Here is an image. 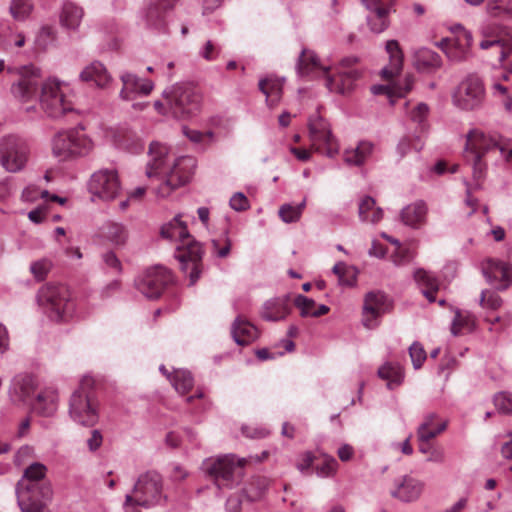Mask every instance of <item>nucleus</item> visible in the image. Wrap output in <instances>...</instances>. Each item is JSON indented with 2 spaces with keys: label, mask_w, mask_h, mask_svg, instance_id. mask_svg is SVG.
Masks as SVG:
<instances>
[{
  "label": "nucleus",
  "mask_w": 512,
  "mask_h": 512,
  "mask_svg": "<svg viewBox=\"0 0 512 512\" xmlns=\"http://www.w3.org/2000/svg\"><path fill=\"white\" fill-rule=\"evenodd\" d=\"M149 157L146 175L162 181L156 191L160 197H166L174 189L185 185L196 168L194 157L176 156L169 147L160 142L150 144Z\"/></svg>",
  "instance_id": "nucleus-1"
},
{
  "label": "nucleus",
  "mask_w": 512,
  "mask_h": 512,
  "mask_svg": "<svg viewBox=\"0 0 512 512\" xmlns=\"http://www.w3.org/2000/svg\"><path fill=\"white\" fill-rule=\"evenodd\" d=\"M358 62L355 56L343 58L335 75H330V67L323 65L314 51L303 49L298 57L296 70L300 76L323 77L330 92L345 94L353 88L360 77V71L353 68Z\"/></svg>",
  "instance_id": "nucleus-2"
},
{
  "label": "nucleus",
  "mask_w": 512,
  "mask_h": 512,
  "mask_svg": "<svg viewBox=\"0 0 512 512\" xmlns=\"http://www.w3.org/2000/svg\"><path fill=\"white\" fill-rule=\"evenodd\" d=\"M161 236L175 243V258L181 269L188 273L190 285H194L202 272L203 249L189 233L181 215H176L161 228Z\"/></svg>",
  "instance_id": "nucleus-3"
},
{
  "label": "nucleus",
  "mask_w": 512,
  "mask_h": 512,
  "mask_svg": "<svg viewBox=\"0 0 512 512\" xmlns=\"http://www.w3.org/2000/svg\"><path fill=\"white\" fill-rule=\"evenodd\" d=\"M166 499L161 475L148 471L138 477L132 492L125 495L123 509L125 512H140V508H153L164 503Z\"/></svg>",
  "instance_id": "nucleus-4"
},
{
  "label": "nucleus",
  "mask_w": 512,
  "mask_h": 512,
  "mask_svg": "<svg viewBox=\"0 0 512 512\" xmlns=\"http://www.w3.org/2000/svg\"><path fill=\"white\" fill-rule=\"evenodd\" d=\"M503 139L497 133L472 129L466 136L465 161L471 164L474 178L480 179L486 169L482 158L492 150H499Z\"/></svg>",
  "instance_id": "nucleus-5"
},
{
  "label": "nucleus",
  "mask_w": 512,
  "mask_h": 512,
  "mask_svg": "<svg viewBox=\"0 0 512 512\" xmlns=\"http://www.w3.org/2000/svg\"><path fill=\"white\" fill-rule=\"evenodd\" d=\"M94 383L91 376H84L70 398L69 415L74 422L83 426H94L99 419L98 403L92 391Z\"/></svg>",
  "instance_id": "nucleus-6"
},
{
  "label": "nucleus",
  "mask_w": 512,
  "mask_h": 512,
  "mask_svg": "<svg viewBox=\"0 0 512 512\" xmlns=\"http://www.w3.org/2000/svg\"><path fill=\"white\" fill-rule=\"evenodd\" d=\"M52 154L59 161L74 160L88 155L93 142L83 128L60 131L51 140Z\"/></svg>",
  "instance_id": "nucleus-7"
},
{
  "label": "nucleus",
  "mask_w": 512,
  "mask_h": 512,
  "mask_svg": "<svg viewBox=\"0 0 512 512\" xmlns=\"http://www.w3.org/2000/svg\"><path fill=\"white\" fill-rule=\"evenodd\" d=\"M38 302L55 322H66L75 313V303L64 285H45L38 292Z\"/></svg>",
  "instance_id": "nucleus-8"
},
{
  "label": "nucleus",
  "mask_w": 512,
  "mask_h": 512,
  "mask_svg": "<svg viewBox=\"0 0 512 512\" xmlns=\"http://www.w3.org/2000/svg\"><path fill=\"white\" fill-rule=\"evenodd\" d=\"M166 105L176 118L196 115L201 108L202 96L190 83H177L163 91Z\"/></svg>",
  "instance_id": "nucleus-9"
},
{
  "label": "nucleus",
  "mask_w": 512,
  "mask_h": 512,
  "mask_svg": "<svg viewBox=\"0 0 512 512\" xmlns=\"http://www.w3.org/2000/svg\"><path fill=\"white\" fill-rule=\"evenodd\" d=\"M67 91L68 84L55 77H50L41 84L39 102L48 117L60 118L74 110V104Z\"/></svg>",
  "instance_id": "nucleus-10"
},
{
  "label": "nucleus",
  "mask_w": 512,
  "mask_h": 512,
  "mask_svg": "<svg viewBox=\"0 0 512 512\" xmlns=\"http://www.w3.org/2000/svg\"><path fill=\"white\" fill-rule=\"evenodd\" d=\"M4 70L16 77L10 88L16 99L25 103L36 97L41 81V71L38 67L33 64L6 67L5 61L0 59V73Z\"/></svg>",
  "instance_id": "nucleus-11"
},
{
  "label": "nucleus",
  "mask_w": 512,
  "mask_h": 512,
  "mask_svg": "<svg viewBox=\"0 0 512 512\" xmlns=\"http://www.w3.org/2000/svg\"><path fill=\"white\" fill-rule=\"evenodd\" d=\"M245 463L244 458L237 459L235 455L229 454L204 460L202 468L219 489L232 488L240 482Z\"/></svg>",
  "instance_id": "nucleus-12"
},
{
  "label": "nucleus",
  "mask_w": 512,
  "mask_h": 512,
  "mask_svg": "<svg viewBox=\"0 0 512 512\" xmlns=\"http://www.w3.org/2000/svg\"><path fill=\"white\" fill-rule=\"evenodd\" d=\"M29 159L27 142L16 135H7L0 139V165L10 173L23 170Z\"/></svg>",
  "instance_id": "nucleus-13"
},
{
  "label": "nucleus",
  "mask_w": 512,
  "mask_h": 512,
  "mask_svg": "<svg viewBox=\"0 0 512 512\" xmlns=\"http://www.w3.org/2000/svg\"><path fill=\"white\" fill-rule=\"evenodd\" d=\"M16 493L22 512H41L53 497V489L48 482H34L26 485L19 483Z\"/></svg>",
  "instance_id": "nucleus-14"
},
{
  "label": "nucleus",
  "mask_w": 512,
  "mask_h": 512,
  "mask_svg": "<svg viewBox=\"0 0 512 512\" xmlns=\"http://www.w3.org/2000/svg\"><path fill=\"white\" fill-rule=\"evenodd\" d=\"M309 138L312 147L329 158L339 153V144L331 133L329 124L317 113L308 120Z\"/></svg>",
  "instance_id": "nucleus-15"
},
{
  "label": "nucleus",
  "mask_w": 512,
  "mask_h": 512,
  "mask_svg": "<svg viewBox=\"0 0 512 512\" xmlns=\"http://www.w3.org/2000/svg\"><path fill=\"white\" fill-rule=\"evenodd\" d=\"M485 97V89L482 80L477 75H468L457 86L452 95L453 104L462 110H474L478 108Z\"/></svg>",
  "instance_id": "nucleus-16"
},
{
  "label": "nucleus",
  "mask_w": 512,
  "mask_h": 512,
  "mask_svg": "<svg viewBox=\"0 0 512 512\" xmlns=\"http://www.w3.org/2000/svg\"><path fill=\"white\" fill-rule=\"evenodd\" d=\"M173 281L170 270L155 266L143 273L135 282L137 290L148 299L158 298Z\"/></svg>",
  "instance_id": "nucleus-17"
},
{
  "label": "nucleus",
  "mask_w": 512,
  "mask_h": 512,
  "mask_svg": "<svg viewBox=\"0 0 512 512\" xmlns=\"http://www.w3.org/2000/svg\"><path fill=\"white\" fill-rule=\"evenodd\" d=\"M451 30L453 36L442 39L439 46L450 61L462 62L470 56L472 34L460 24L453 26Z\"/></svg>",
  "instance_id": "nucleus-18"
},
{
  "label": "nucleus",
  "mask_w": 512,
  "mask_h": 512,
  "mask_svg": "<svg viewBox=\"0 0 512 512\" xmlns=\"http://www.w3.org/2000/svg\"><path fill=\"white\" fill-rule=\"evenodd\" d=\"M89 191L92 195L104 201L115 199L121 191L117 171L114 169L96 171L90 178Z\"/></svg>",
  "instance_id": "nucleus-19"
},
{
  "label": "nucleus",
  "mask_w": 512,
  "mask_h": 512,
  "mask_svg": "<svg viewBox=\"0 0 512 512\" xmlns=\"http://www.w3.org/2000/svg\"><path fill=\"white\" fill-rule=\"evenodd\" d=\"M388 309V298L380 291H372L366 294L363 305L362 323L367 329L378 326V318Z\"/></svg>",
  "instance_id": "nucleus-20"
},
{
  "label": "nucleus",
  "mask_w": 512,
  "mask_h": 512,
  "mask_svg": "<svg viewBox=\"0 0 512 512\" xmlns=\"http://www.w3.org/2000/svg\"><path fill=\"white\" fill-rule=\"evenodd\" d=\"M487 281L497 290H506L512 284V266L506 262L489 259L483 267Z\"/></svg>",
  "instance_id": "nucleus-21"
},
{
  "label": "nucleus",
  "mask_w": 512,
  "mask_h": 512,
  "mask_svg": "<svg viewBox=\"0 0 512 512\" xmlns=\"http://www.w3.org/2000/svg\"><path fill=\"white\" fill-rule=\"evenodd\" d=\"M122 89L120 90V98L126 101L135 99L138 96H147L154 88L152 81L142 79L130 72H123L120 75Z\"/></svg>",
  "instance_id": "nucleus-22"
},
{
  "label": "nucleus",
  "mask_w": 512,
  "mask_h": 512,
  "mask_svg": "<svg viewBox=\"0 0 512 512\" xmlns=\"http://www.w3.org/2000/svg\"><path fill=\"white\" fill-rule=\"evenodd\" d=\"M424 482L409 475H404L394 481V489L391 496L402 502H413L419 499L423 490Z\"/></svg>",
  "instance_id": "nucleus-23"
},
{
  "label": "nucleus",
  "mask_w": 512,
  "mask_h": 512,
  "mask_svg": "<svg viewBox=\"0 0 512 512\" xmlns=\"http://www.w3.org/2000/svg\"><path fill=\"white\" fill-rule=\"evenodd\" d=\"M176 3L177 0H146V24L155 29L163 28L166 14L174 9Z\"/></svg>",
  "instance_id": "nucleus-24"
},
{
  "label": "nucleus",
  "mask_w": 512,
  "mask_h": 512,
  "mask_svg": "<svg viewBox=\"0 0 512 512\" xmlns=\"http://www.w3.org/2000/svg\"><path fill=\"white\" fill-rule=\"evenodd\" d=\"M82 82L93 83L98 88H107L112 82V76L100 61H92L79 74Z\"/></svg>",
  "instance_id": "nucleus-25"
},
{
  "label": "nucleus",
  "mask_w": 512,
  "mask_h": 512,
  "mask_svg": "<svg viewBox=\"0 0 512 512\" xmlns=\"http://www.w3.org/2000/svg\"><path fill=\"white\" fill-rule=\"evenodd\" d=\"M35 388L36 382L32 375L20 374L13 378L9 392L13 401L28 403Z\"/></svg>",
  "instance_id": "nucleus-26"
},
{
  "label": "nucleus",
  "mask_w": 512,
  "mask_h": 512,
  "mask_svg": "<svg viewBox=\"0 0 512 512\" xmlns=\"http://www.w3.org/2000/svg\"><path fill=\"white\" fill-rule=\"evenodd\" d=\"M427 213V204L422 200H418L405 206L401 210L400 217L404 225L413 229H420L426 224Z\"/></svg>",
  "instance_id": "nucleus-27"
},
{
  "label": "nucleus",
  "mask_w": 512,
  "mask_h": 512,
  "mask_svg": "<svg viewBox=\"0 0 512 512\" xmlns=\"http://www.w3.org/2000/svg\"><path fill=\"white\" fill-rule=\"evenodd\" d=\"M385 50L389 55V64L382 68L381 76L386 80H390L397 76L402 70L403 52L396 40L387 41Z\"/></svg>",
  "instance_id": "nucleus-28"
},
{
  "label": "nucleus",
  "mask_w": 512,
  "mask_h": 512,
  "mask_svg": "<svg viewBox=\"0 0 512 512\" xmlns=\"http://www.w3.org/2000/svg\"><path fill=\"white\" fill-rule=\"evenodd\" d=\"M231 334L238 345L245 346L258 338L259 331L251 322L239 316L232 324Z\"/></svg>",
  "instance_id": "nucleus-29"
},
{
  "label": "nucleus",
  "mask_w": 512,
  "mask_h": 512,
  "mask_svg": "<svg viewBox=\"0 0 512 512\" xmlns=\"http://www.w3.org/2000/svg\"><path fill=\"white\" fill-rule=\"evenodd\" d=\"M290 313L289 297H277L266 301L263 305L261 316L267 321H279Z\"/></svg>",
  "instance_id": "nucleus-30"
},
{
  "label": "nucleus",
  "mask_w": 512,
  "mask_h": 512,
  "mask_svg": "<svg viewBox=\"0 0 512 512\" xmlns=\"http://www.w3.org/2000/svg\"><path fill=\"white\" fill-rule=\"evenodd\" d=\"M32 408L42 416H52L58 408V393L53 388L40 392L32 402Z\"/></svg>",
  "instance_id": "nucleus-31"
},
{
  "label": "nucleus",
  "mask_w": 512,
  "mask_h": 512,
  "mask_svg": "<svg viewBox=\"0 0 512 512\" xmlns=\"http://www.w3.org/2000/svg\"><path fill=\"white\" fill-rule=\"evenodd\" d=\"M373 151V143L360 141L356 147L344 151V162L350 166H361L372 156Z\"/></svg>",
  "instance_id": "nucleus-32"
},
{
  "label": "nucleus",
  "mask_w": 512,
  "mask_h": 512,
  "mask_svg": "<svg viewBox=\"0 0 512 512\" xmlns=\"http://www.w3.org/2000/svg\"><path fill=\"white\" fill-rule=\"evenodd\" d=\"M383 210L371 196H363L358 203V215L362 222L376 224L383 218Z\"/></svg>",
  "instance_id": "nucleus-33"
},
{
  "label": "nucleus",
  "mask_w": 512,
  "mask_h": 512,
  "mask_svg": "<svg viewBox=\"0 0 512 512\" xmlns=\"http://www.w3.org/2000/svg\"><path fill=\"white\" fill-rule=\"evenodd\" d=\"M442 66V59L438 53L427 48L419 49L415 54V67L424 73H431Z\"/></svg>",
  "instance_id": "nucleus-34"
},
{
  "label": "nucleus",
  "mask_w": 512,
  "mask_h": 512,
  "mask_svg": "<svg viewBox=\"0 0 512 512\" xmlns=\"http://www.w3.org/2000/svg\"><path fill=\"white\" fill-rule=\"evenodd\" d=\"M413 80L410 76L406 77L404 84L397 83L391 85H374L371 87V92L374 95L384 94L393 105L396 98L404 97L412 89Z\"/></svg>",
  "instance_id": "nucleus-35"
},
{
  "label": "nucleus",
  "mask_w": 512,
  "mask_h": 512,
  "mask_svg": "<svg viewBox=\"0 0 512 512\" xmlns=\"http://www.w3.org/2000/svg\"><path fill=\"white\" fill-rule=\"evenodd\" d=\"M413 277L418 286L421 287L422 293L427 298V300L429 302H434V294L439 289L437 278L430 272L421 268L415 270Z\"/></svg>",
  "instance_id": "nucleus-36"
},
{
  "label": "nucleus",
  "mask_w": 512,
  "mask_h": 512,
  "mask_svg": "<svg viewBox=\"0 0 512 512\" xmlns=\"http://www.w3.org/2000/svg\"><path fill=\"white\" fill-rule=\"evenodd\" d=\"M84 11L81 7L77 6L72 2H66L63 4L60 13V23L68 30H77L80 26Z\"/></svg>",
  "instance_id": "nucleus-37"
},
{
  "label": "nucleus",
  "mask_w": 512,
  "mask_h": 512,
  "mask_svg": "<svg viewBox=\"0 0 512 512\" xmlns=\"http://www.w3.org/2000/svg\"><path fill=\"white\" fill-rule=\"evenodd\" d=\"M103 239L114 246H123L128 240V231L126 227L117 222H107L100 230Z\"/></svg>",
  "instance_id": "nucleus-38"
},
{
  "label": "nucleus",
  "mask_w": 512,
  "mask_h": 512,
  "mask_svg": "<svg viewBox=\"0 0 512 512\" xmlns=\"http://www.w3.org/2000/svg\"><path fill=\"white\" fill-rule=\"evenodd\" d=\"M270 486V480L265 476L252 477L243 489L246 498L249 501L260 500Z\"/></svg>",
  "instance_id": "nucleus-39"
},
{
  "label": "nucleus",
  "mask_w": 512,
  "mask_h": 512,
  "mask_svg": "<svg viewBox=\"0 0 512 512\" xmlns=\"http://www.w3.org/2000/svg\"><path fill=\"white\" fill-rule=\"evenodd\" d=\"M378 376L383 380H386L389 389H393L395 386L401 384L404 374L402 368L399 365L385 363L378 369Z\"/></svg>",
  "instance_id": "nucleus-40"
},
{
  "label": "nucleus",
  "mask_w": 512,
  "mask_h": 512,
  "mask_svg": "<svg viewBox=\"0 0 512 512\" xmlns=\"http://www.w3.org/2000/svg\"><path fill=\"white\" fill-rule=\"evenodd\" d=\"M480 48L483 50L495 49L498 53V62L502 64L512 54V40L492 39L482 40Z\"/></svg>",
  "instance_id": "nucleus-41"
},
{
  "label": "nucleus",
  "mask_w": 512,
  "mask_h": 512,
  "mask_svg": "<svg viewBox=\"0 0 512 512\" xmlns=\"http://www.w3.org/2000/svg\"><path fill=\"white\" fill-rule=\"evenodd\" d=\"M259 89L266 96V101L270 106L276 105L281 95V84L277 80L262 79L259 82Z\"/></svg>",
  "instance_id": "nucleus-42"
},
{
  "label": "nucleus",
  "mask_w": 512,
  "mask_h": 512,
  "mask_svg": "<svg viewBox=\"0 0 512 512\" xmlns=\"http://www.w3.org/2000/svg\"><path fill=\"white\" fill-rule=\"evenodd\" d=\"M332 271L337 275L340 285L354 286L356 284L357 270L354 267L339 262L333 266Z\"/></svg>",
  "instance_id": "nucleus-43"
},
{
  "label": "nucleus",
  "mask_w": 512,
  "mask_h": 512,
  "mask_svg": "<svg viewBox=\"0 0 512 512\" xmlns=\"http://www.w3.org/2000/svg\"><path fill=\"white\" fill-rule=\"evenodd\" d=\"M171 383L177 392L185 394L193 387L194 380L189 371L178 369L173 372Z\"/></svg>",
  "instance_id": "nucleus-44"
},
{
  "label": "nucleus",
  "mask_w": 512,
  "mask_h": 512,
  "mask_svg": "<svg viewBox=\"0 0 512 512\" xmlns=\"http://www.w3.org/2000/svg\"><path fill=\"white\" fill-rule=\"evenodd\" d=\"M487 11L493 17L512 19V0H488Z\"/></svg>",
  "instance_id": "nucleus-45"
},
{
  "label": "nucleus",
  "mask_w": 512,
  "mask_h": 512,
  "mask_svg": "<svg viewBox=\"0 0 512 512\" xmlns=\"http://www.w3.org/2000/svg\"><path fill=\"white\" fill-rule=\"evenodd\" d=\"M306 206V200L304 199L298 205L292 204H283L279 208V217L285 223H294L297 222L303 213V210Z\"/></svg>",
  "instance_id": "nucleus-46"
},
{
  "label": "nucleus",
  "mask_w": 512,
  "mask_h": 512,
  "mask_svg": "<svg viewBox=\"0 0 512 512\" xmlns=\"http://www.w3.org/2000/svg\"><path fill=\"white\" fill-rule=\"evenodd\" d=\"M424 146V142L419 136H404L397 145V152L400 157H404L410 151L420 152Z\"/></svg>",
  "instance_id": "nucleus-47"
},
{
  "label": "nucleus",
  "mask_w": 512,
  "mask_h": 512,
  "mask_svg": "<svg viewBox=\"0 0 512 512\" xmlns=\"http://www.w3.org/2000/svg\"><path fill=\"white\" fill-rule=\"evenodd\" d=\"M33 4L31 0H11L10 14L17 21L25 20L31 13Z\"/></svg>",
  "instance_id": "nucleus-48"
},
{
  "label": "nucleus",
  "mask_w": 512,
  "mask_h": 512,
  "mask_svg": "<svg viewBox=\"0 0 512 512\" xmlns=\"http://www.w3.org/2000/svg\"><path fill=\"white\" fill-rule=\"evenodd\" d=\"M56 39V29L52 26L46 25L43 26L38 32L35 43L40 49L46 50L48 47L55 43Z\"/></svg>",
  "instance_id": "nucleus-49"
},
{
  "label": "nucleus",
  "mask_w": 512,
  "mask_h": 512,
  "mask_svg": "<svg viewBox=\"0 0 512 512\" xmlns=\"http://www.w3.org/2000/svg\"><path fill=\"white\" fill-rule=\"evenodd\" d=\"M51 268L52 262L47 258H43L31 263L30 272L36 280L43 281L47 277Z\"/></svg>",
  "instance_id": "nucleus-50"
},
{
  "label": "nucleus",
  "mask_w": 512,
  "mask_h": 512,
  "mask_svg": "<svg viewBox=\"0 0 512 512\" xmlns=\"http://www.w3.org/2000/svg\"><path fill=\"white\" fill-rule=\"evenodd\" d=\"M47 473V467L40 463L34 462L30 464L24 471L23 477L29 480V483L40 482Z\"/></svg>",
  "instance_id": "nucleus-51"
},
{
  "label": "nucleus",
  "mask_w": 512,
  "mask_h": 512,
  "mask_svg": "<svg viewBox=\"0 0 512 512\" xmlns=\"http://www.w3.org/2000/svg\"><path fill=\"white\" fill-rule=\"evenodd\" d=\"M502 303V298L497 293L489 290L482 291L479 304L483 308L497 310L501 307Z\"/></svg>",
  "instance_id": "nucleus-52"
},
{
  "label": "nucleus",
  "mask_w": 512,
  "mask_h": 512,
  "mask_svg": "<svg viewBox=\"0 0 512 512\" xmlns=\"http://www.w3.org/2000/svg\"><path fill=\"white\" fill-rule=\"evenodd\" d=\"M338 462L331 456H325L321 464L316 467L317 475L320 477H329L336 473Z\"/></svg>",
  "instance_id": "nucleus-53"
},
{
  "label": "nucleus",
  "mask_w": 512,
  "mask_h": 512,
  "mask_svg": "<svg viewBox=\"0 0 512 512\" xmlns=\"http://www.w3.org/2000/svg\"><path fill=\"white\" fill-rule=\"evenodd\" d=\"M409 355L415 369L421 368L427 357L424 347L419 342H414L409 347Z\"/></svg>",
  "instance_id": "nucleus-54"
},
{
  "label": "nucleus",
  "mask_w": 512,
  "mask_h": 512,
  "mask_svg": "<svg viewBox=\"0 0 512 512\" xmlns=\"http://www.w3.org/2000/svg\"><path fill=\"white\" fill-rule=\"evenodd\" d=\"M362 2L373 13H390L395 0H362Z\"/></svg>",
  "instance_id": "nucleus-55"
},
{
  "label": "nucleus",
  "mask_w": 512,
  "mask_h": 512,
  "mask_svg": "<svg viewBox=\"0 0 512 512\" xmlns=\"http://www.w3.org/2000/svg\"><path fill=\"white\" fill-rule=\"evenodd\" d=\"M389 13H374V16L368 19L370 29L375 33H381L389 26Z\"/></svg>",
  "instance_id": "nucleus-56"
},
{
  "label": "nucleus",
  "mask_w": 512,
  "mask_h": 512,
  "mask_svg": "<svg viewBox=\"0 0 512 512\" xmlns=\"http://www.w3.org/2000/svg\"><path fill=\"white\" fill-rule=\"evenodd\" d=\"M496 408L505 414H512V394L500 392L494 396Z\"/></svg>",
  "instance_id": "nucleus-57"
},
{
  "label": "nucleus",
  "mask_w": 512,
  "mask_h": 512,
  "mask_svg": "<svg viewBox=\"0 0 512 512\" xmlns=\"http://www.w3.org/2000/svg\"><path fill=\"white\" fill-rule=\"evenodd\" d=\"M294 304L297 308L300 309L302 317H312L313 310L316 306V303L313 299L303 295H298L294 300Z\"/></svg>",
  "instance_id": "nucleus-58"
},
{
  "label": "nucleus",
  "mask_w": 512,
  "mask_h": 512,
  "mask_svg": "<svg viewBox=\"0 0 512 512\" xmlns=\"http://www.w3.org/2000/svg\"><path fill=\"white\" fill-rule=\"evenodd\" d=\"M49 192L41 190L35 185H28L22 192V200L26 202H34L39 198H48Z\"/></svg>",
  "instance_id": "nucleus-59"
},
{
  "label": "nucleus",
  "mask_w": 512,
  "mask_h": 512,
  "mask_svg": "<svg viewBox=\"0 0 512 512\" xmlns=\"http://www.w3.org/2000/svg\"><path fill=\"white\" fill-rule=\"evenodd\" d=\"M183 133L187 138H189L192 142L195 143H203L206 142L207 140H211L213 137V133L210 131L202 133L198 130L188 129L187 127L183 128Z\"/></svg>",
  "instance_id": "nucleus-60"
},
{
  "label": "nucleus",
  "mask_w": 512,
  "mask_h": 512,
  "mask_svg": "<svg viewBox=\"0 0 512 512\" xmlns=\"http://www.w3.org/2000/svg\"><path fill=\"white\" fill-rule=\"evenodd\" d=\"M230 207L235 211H244L249 208V201L247 197L241 193H235L229 201Z\"/></svg>",
  "instance_id": "nucleus-61"
},
{
  "label": "nucleus",
  "mask_w": 512,
  "mask_h": 512,
  "mask_svg": "<svg viewBox=\"0 0 512 512\" xmlns=\"http://www.w3.org/2000/svg\"><path fill=\"white\" fill-rule=\"evenodd\" d=\"M413 255L408 248H399L392 256V262L396 266H402L411 261Z\"/></svg>",
  "instance_id": "nucleus-62"
},
{
  "label": "nucleus",
  "mask_w": 512,
  "mask_h": 512,
  "mask_svg": "<svg viewBox=\"0 0 512 512\" xmlns=\"http://www.w3.org/2000/svg\"><path fill=\"white\" fill-rule=\"evenodd\" d=\"M102 259L107 268L112 269L116 273L121 271V262L114 252H105Z\"/></svg>",
  "instance_id": "nucleus-63"
},
{
  "label": "nucleus",
  "mask_w": 512,
  "mask_h": 512,
  "mask_svg": "<svg viewBox=\"0 0 512 512\" xmlns=\"http://www.w3.org/2000/svg\"><path fill=\"white\" fill-rule=\"evenodd\" d=\"M428 106L424 103H419L412 111H411V119L414 122L422 124L428 115Z\"/></svg>",
  "instance_id": "nucleus-64"
}]
</instances>
